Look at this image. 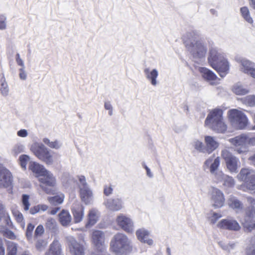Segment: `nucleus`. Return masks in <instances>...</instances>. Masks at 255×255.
Segmentation results:
<instances>
[{
	"label": "nucleus",
	"instance_id": "obj_33",
	"mask_svg": "<svg viewBox=\"0 0 255 255\" xmlns=\"http://www.w3.org/2000/svg\"><path fill=\"white\" fill-rule=\"evenodd\" d=\"M46 255H61V249L58 242H54L51 245Z\"/></svg>",
	"mask_w": 255,
	"mask_h": 255
},
{
	"label": "nucleus",
	"instance_id": "obj_27",
	"mask_svg": "<svg viewBox=\"0 0 255 255\" xmlns=\"http://www.w3.org/2000/svg\"><path fill=\"white\" fill-rule=\"evenodd\" d=\"M79 190L82 201L84 202L86 204H90L92 200L93 194L89 187L81 189Z\"/></svg>",
	"mask_w": 255,
	"mask_h": 255
},
{
	"label": "nucleus",
	"instance_id": "obj_40",
	"mask_svg": "<svg viewBox=\"0 0 255 255\" xmlns=\"http://www.w3.org/2000/svg\"><path fill=\"white\" fill-rule=\"evenodd\" d=\"M241 12L244 18L249 23H252L253 22L251 17L249 9L247 7H243L241 8Z\"/></svg>",
	"mask_w": 255,
	"mask_h": 255
},
{
	"label": "nucleus",
	"instance_id": "obj_20",
	"mask_svg": "<svg viewBox=\"0 0 255 255\" xmlns=\"http://www.w3.org/2000/svg\"><path fill=\"white\" fill-rule=\"evenodd\" d=\"M29 168L38 179L48 171L43 165L34 161L29 162Z\"/></svg>",
	"mask_w": 255,
	"mask_h": 255
},
{
	"label": "nucleus",
	"instance_id": "obj_19",
	"mask_svg": "<svg viewBox=\"0 0 255 255\" xmlns=\"http://www.w3.org/2000/svg\"><path fill=\"white\" fill-rule=\"evenodd\" d=\"M204 141L206 153L208 154L216 149L219 145V143L216 138L212 136H205Z\"/></svg>",
	"mask_w": 255,
	"mask_h": 255
},
{
	"label": "nucleus",
	"instance_id": "obj_5",
	"mask_svg": "<svg viewBox=\"0 0 255 255\" xmlns=\"http://www.w3.org/2000/svg\"><path fill=\"white\" fill-rule=\"evenodd\" d=\"M30 150L36 157L46 164L52 165L54 163L53 152L43 144L34 142L31 144Z\"/></svg>",
	"mask_w": 255,
	"mask_h": 255
},
{
	"label": "nucleus",
	"instance_id": "obj_15",
	"mask_svg": "<svg viewBox=\"0 0 255 255\" xmlns=\"http://www.w3.org/2000/svg\"><path fill=\"white\" fill-rule=\"evenodd\" d=\"M13 177L10 171L0 164V188H7L12 183Z\"/></svg>",
	"mask_w": 255,
	"mask_h": 255
},
{
	"label": "nucleus",
	"instance_id": "obj_35",
	"mask_svg": "<svg viewBox=\"0 0 255 255\" xmlns=\"http://www.w3.org/2000/svg\"><path fill=\"white\" fill-rule=\"evenodd\" d=\"M64 199V194L60 193L58 195L51 197H48L47 200L51 204L53 205H56L63 203Z\"/></svg>",
	"mask_w": 255,
	"mask_h": 255
},
{
	"label": "nucleus",
	"instance_id": "obj_12",
	"mask_svg": "<svg viewBox=\"0 0 255 255\" xmlns=\"http://www.w3.org/2000/svg\"><path fill=\"white\" fill-rule=\"evenodd\" d=\"M117 225L128 233H132L134 231V224L132 220L128 216L119 214L116 220Z\"/></svg>",
	"mask_w": 255,
	"mask_h": 255
},
{
	"label": "nucleus",
	"instance_id": "obj_62",
	"mask_svg": "<svg viewBox=\"0 0 255 255\" xmlns=\"http://www.w3.org/2000/svg\"><path fill=\"white\" fill-rule=\"evenodd\" d=\"M142 166H143L144 168L146 170L147 176L149 178H152L153 174L151 172L150 169L146 166V165L144 163H142Z\"/></svg>",
	"mask_w": 255,
	"mask_h": 255
},
{
	"label": "nucleus",
	"instance_id": "obj_42",
	"mask_svg": "<svg viewBox=\"0 0 255 255\" xmlns=\"http://www.w3.org/2000/svg\"><path fill=\"white\" fill-rule=\"evenodd\" d=\"M7 255H16L17 246L16 245L12 242H7Z\"/></svg>",
	"mask_w": 255,
	"mask_h": 255
},
{
	"label": "nucleus",
	"instance_id": "obj_46",
	"mask_svg": "<svg viewBox=\"0 0 255 255\" xmlns=\"http://www.w3.org/2000/svg\"><path fill=\"white\" fill-rule=\"evenodd\" d=\"M220 164V158L219 157L215 158L211 164L210 165V172L211 173H214L217 171V169Z\"/></svg>",
	"mask_w": 255,
	"mask_h": 255
},
{
	"label": "nucleus",
	"instance_id": "obj_52",
	"mask_svg": "<svg viewBox=\"0 0 255 255\" xmlns=\"http://www.w3.org/2000/svg\"><path fill=\"white\" fill-rule=\"evenodd\" d=\"M46 242L43 240H42V239H39L38 240H37V241L36 242V248H37V250H43L44 247L46 246Z\"/></svg>",
	"mask_w": 255,
	"mask_h": 255
},
{
	"label": "nucleus",
	"instance_id": "obj_18",
	"mask_svg": "<svg viewBox=\"0 0 255 255\" xmlns=\"http://www.w3.org/2000/svg\"><path fill=\"white\" fill-rule=\"evenodd\" d=\"M143 72L145 77L152 86L155 87L158 84L159 82L157 80L158 71L157 69L146 68L144 69Z\"/></svg>",
	"mask_w": 255,
	"mask_h": 255
},
{
	"label": "nucleus",
	"instance_id": "obj_16",
	"mask_svg": "<svg viewBox=\"0 0 255 255\" xmlns=\"http://www.w3.org/2000/svg\"><path fill=\"white\" fill-rule=\"evenodd\" d=\"M198 71L200 73L203 78L209 82L211 85L218 84L220 80L217 76L211 70L205 67H198Z\"/></svg>",
	"mask_w": 255,
	"mask_h": 255
},
{
	"label": "nucleus",
	"instance_id": "obj_64",
	"mask_svg": "<svg viewBox=\"0 0 255 255\" xmlns=\"http://www.w3.org/2000/svg\"><path fill=\"white\" fill-rule=\"evenodd\" d=\"M246 255H255V247H251L248 248L246 251Z\"/></svg>",
	"mask_w": 255,
	"mask_h": 255
},
{
	"label": "nucleus",
	"instance_id": "obj_55",
	"mask_svg": "<svg viewBox=\"0 0 255 255\" xmlns=\"http://www.w3.org/2000/svg\"><path fill=\"white\" fill-rule=\"evenodd\" d=\"M25 68H20L19 69V77L22 80H26L27 79V74L24 70Z\"/></svg>",
	"mask_w": 255,
	"mask_h": 255
},
{
	"label": "nucleus",
	"instance_id": "obj_32",
	"mask_svg": "<svg viewBox=\"0 0 255 255\" xmlns=\"http://www.w3.org/2000/svg\"><path fill=\"white\" fill-rule=\"evenodd\" d=\"M232 91L237 95H244L249 93L250 92V90L248 88L245 87L240 83H238L234 85Z\"/></svg>",
	"mask_w": 255,
	"mask_h": 255
},
{
	"label": "nucleus",
	"instance_id": "obj_53",
	"mask_svg": "<svg viewBox=\"0 0 255 255\" xmlns=\"http://www.w3.org/2000/svg\"><path fill=\"white\" fill-rule=\"evenodd\" d=\"M214 156V155H213L212 156H210L205 160L203 165V168L204 170H206L209 168L210 169V165L211 164V163L213 160Z\"/></svg>",
	"mask_w": 255,
	"mask_h": 255
},
{
	"label": "nucleus",
	"instance_id": "obj_8",
	"mask_svg": "<svg viewBox=\"0 0 255 255\" xmlns=\"http://www.w3.org/2000/svg\"><path fill=\"white\" fill-rule=\"evenodd\" d=\"M239 180L245 181L246 188L251 191L255 190V171L249 168H243L237 175Z\"/></svg>",
	"mask_w": 255,
	"mask_h": 255
},
{
	"label": "nucleus",
	"instance_id": "obj_47",
	"mask_svg": "<svg viewBox=\"0 0 255 255\" xmlns=\"http://www.w3.org/2000/svg\"><path fill=\"white\" fill-rule=\"evenodd\" d=\"M29 196L27 195L24 194L22 196V203L23 208L25 211H27L29 209L30 203L29 202Z\"/></svg>",
	"mask_w": 255,
	"mask_h": 255
},
{
	"label": "nucleus",
	"instance_id": "obj_1",
	"mask_svg": "<svg viewBox=\"0 0 255 255\" xmlns=\"http://www.w3.org/2000/svg\"><path fill=\"white\" fill-rule=\"evenodd\" d=\"M208 60L210 65L219 73L221 77H224L228 73L229 62L224 54L216 48L210 49Z\"/></svg>",
	"mask_w": 255,
	"mask_h": 255
},
{
	"label": "nucleus",
	"instance_id": "obj_17",
	"mask_svg": "<svg viewBox=\"0 0 255 255\" xmlns=\"http://www.w3.org/2000/svg\"><path fill=\"white\" fill-rule=\"evenodd\" d=\"M219 228L234 231H239L241 227L237 221L233 219H223L217 224Z\"/></svg>",
	"mask_w": 255,
	"mask_h": 255
},
{
	"label": "nucleus",
	"instance_id": "obj_11",
	"mask_svg": "<svg viewBox=\"0 0 255 255\" xmlns=\"http://www.w3.org/2000/svg\"><path fill=\"white\" fill-rule=\"evenodd\" d=\"M211 205L215 209L222 207L225 204L224 195L220 189L212 187L209 193Z\"/></svg>",
	"mask_w": 255,
	"mask_h": 255
},
{
	"label": "nucleus",
	"instance_id": "obj_6",
	"mask_svg": "<svg viewBox=\"0 0 255 255\" xmlns=\"http://www.w3.org/2000/svg\"><path fill=\"white\" fill-rule=\"evenodd\" d=\"M229 119L232 126L237 129H243L248 125V120L246 116L237 109L229 111Z\"/></svg>",
	"mask_w": 255,
	"mask_h": 255
},
{
	"label": "nucleus",
	"instance_id": "obj_58",
	"mask_svg": "<svg viewBox=\"0 0 255 255\" xmlns=\"http://www.w3.org/2000/svg\"><path fill=\"white\" fill-rule=\"evenodd\" d=\"M44 228L42 225H38L35 231V236H41L44 233Z\"/></svg>",
	"mask_w": 255,
	"mask_h": 255
},
{
	"label": "nucleus",
	"instance_id": "obj_57",
	"mask_svg": "<svg viewBox=\"0 0 255 255\" xmlns=\"http://www.w3.org/2000/svg\"><path fill=\"white\" fill-rule=\"evenodd\" d=\"M113 188H112L111 185H105L104 189V193L106 196H109L112 193Z\"/></svg>",
	"mask_w": 255,
	"mask_h": 255
},
{
	"label": "nucleus",
	"instance_id": "obj_13",
	"mask_svg": "<svg viewBox=\"0 0 255 255\" xmlns=\"http://www.w3.org/2000/svg\"><path fill=\"white\" fill-rule=\"evenodd\" d=\"M92 243L100 252H104L106 249L105 245V235L101 231H94L92 234Z\"/></svg>",
	"mask_w": 255,
	"mask_h": 255
},
{
	"label": "nucleus",
	"instance_id": "obj_10",
	"mask_svg": "<svg viewBox=\"0 0 255 255\" xmlns=\"http://www.w3.org/2000/svg\"><path fill=\"white\" fill-rule=\"evenodd\" d=\"M41 184V188L48 194H54L55 190L52 189L56 183V179L52 173L47 171L43 175L38 179Z\"/></svg>",
	"mask_w": 255,
	"mask_h": 255
},
{
	"label": "nucleus",
	"instance_id": "obj_34",
	"mask_svg": "<svg viewBox=\"0 0 255 255\" xmlns=\"http://www.w3.org/2000/svg\"><path fill=\"white\" fill-rule=\"evenodd\" d=\"M192 145L199 152L206 153L205 145L201 140L194 139L192 142Z\"/></svg>",
	"mask_w": 255,
	"mask_h": 255
},
{
	"label": "nucleus",
	"instance_id": "obj_23",
	"mask_svg": "<svg viewBox=\"0 0 255 255\" xmlns=\"http://www.w3.org/2000/svg\"><path fill=\"white\" fill-rule=\"evenodd\" d=\"M137 239L141 242L150 246L153 244V241L148 238L149 232L144 229H140L136 231Z\"/></svg>",
	"mask_w": 255,
	"mask_h": 255
},
{
	"label": "nucleus",
	"instance_id": "obj_38",
	"mask_svg": "<svg viewBox=\"0 0 255 255\" xmlns=\"http://www.w3.org/2000/svg\"><path fill=\"white\" fill-rule=\"evenodd\" d=\"M11 211L16 221L20 224L22 228H24L25 224L22 214L19 211L15 209H12Z\"/></svg>",
	"mask_w": 255,
	"mask_h": 255
},
{
	"label": "nucleus",
	"instance_id": "obj_39",
	"mask_svg": "<svg viewBox=\"0 0 255 255\" xmlns=\"http://www.w3.org/2000/svg\"><path fill=\"white\" fill-rule=\"evenodd\" d=\"M30 159L29 156L26 154H22L19 157V163L23 169H26L27 164L30 161Z\"/></svg>",
	"mask_w": 255,
	"mask_h": 255
},
{
	"label": "nucleus",
	"instance_id": "obj_54",
	"mask_svg": "<svg viewBox=\"0 0 255 255\" xmlns=\"http://www.w3.org/2000/svg\"><path fill=\"white\" fill-rule=\"evenodd\" d=\"M34 228V225L29 223L28 224L26 232V235L28 238H30L32 236V232Z\"/></svg>",
	"mask_w": 255,
	"mask_h": 255
},
{
	"label": "nucleus",
	"instance_id": "obj_56",
	"mask_svg": "<svg viewBox=\"0 0 255 255\" xmlns=\"http://www.w3.org/2000/svg\"><path fill=\"white\" fill-rule=\"evenodd\" d=\"M15 61L18 65L21 66V68H25L24 62L23 60L20 58L19 53H17L15 55Z\"/></svg>",
	"mask_w": 255,
	"mask_h": 255
},
{
	"label": "nucleus",
	"instance_id": "obj_45",
	"mask_svg": "<svg viewBox=\"0 0 255 255\" xmlns=\"http://www.w3.org/2000/svg\"><path fill=\"white\" fill-rule=\"evenodd\" d=\"M213 175L214 179L217 182L223 181L227 175L225 174L221 170H217L214 173H211Z\"/></svg>",
	"mask_w": 255,
	"mask_h": 255
},
{
	"label": "nucleus",
	"instance_id": "obj_14",
	"mask_svg": "<svg viewBox=\"0 0 255 255\" xmlns=\"http://www.w3.org/2000/svg\"><path fill=\"white\" fill-rule=\"evenodd\" d=\"M68 246L70 253L71 255H84L83 246L77 242L72 236L67 237Z\"/></svg>",
	"mask_w": 255,
	"mask_h": 255
},
{
	"label": "nucleus",
	"instance_id": "obj_44",
	"mask_svg": "<svg viewBox=\"0 0 255 255\" xmlns=\"http://www.w3.org/2000/svg\"><path fill=\"white\" fill-rule=\"evenodd\" d=\"M243 102L249 106H255V95H249L244 98Z\"/></svg>",
	"mask_w": 255,
	"mask_h": 255
},
{
	"label": "nucleus",
	"instance_id": "obj_4",
	"mask_svg": "<svg viewBox=\"0 0 255 255\" xmlns=\"http://www.w3.org/2000/svg\"><path fill=\"white\" fill-rule=\"evenodd\" d=\"M186 47L195 62L199 63L204 59L207 47L203 40L195 37L186 42Z\"/></svg>",
	"mask_w": 255,
	"mask_h": 255
},
{
	"label": "nucleus",
	"instance_id": "obj_61",
	"mask_svg": "<svg viewBox=\"0 0 255 255\" xmlns=\"http://www.w3.org/2000/svg\"><path fill=\"white\" fill-rule=\"evenodd\" d=\"M246 200L249 205V207H253L255 206V199L251 196H247L246 197Z\"/></svg>",
	"mask_w": 255,
	"mask_h": 255
},
{
	"label": "nucleus",
	"instance_id": "obj_37",
	"mask_svg": "<svg viewBox=\"0 0 255 255\" xmlns=\"http://www.w3.org/2000/svg\"><path fill=\"white\" fill-rule=\"evenodd\" d=\"M42 141L44 143L51 148L58 149L60 148L62 145L61 143L57 140L51 141L49 139L47 138H44Z\"/></svg>",
	"mask_w": 255,
	"mask_h": 255
},
{
	"label": "nucleus",
	"instance_id": "obj_24",
	"mask_svg": "<svg viewBox=\"0 0 255 255\" xmlns=\"http://www.w3.org/2000/svg\"><path fill=\"white\" fill-rule=\"evenodd\" d=\"M71 221L72 217L67 210H62L59 214V221L62 226H69Z\"/></svg>",
	"mask_w": 255,
	"mask_h": 255
},
{
	"label": "nucleus",
	"instance_id": "obj_28",
	"mask_svg": "<svg viewBox=\"0 0 255 255\" xmlns=\"http://www.w3.org/2000/svg\"><path fill=\"white\" fill-rule=\"evenodd\" d=\"M240 63L241 71L247 74L255 67V63L246 59H242L240 61Z\"/></svg>",
	"mask_w": 255,
	"mask_h": 255
},
{
	"label": "nucleus",
	"instance_id": "obj_29",
	"mask_svg": "<svg viewBox=\"0 0 255 255\" xmlns=\"http://www.w3.org/2000/svg\"><path fill=\"white\" fill-rule=\"evenodd\" d=\"M99 216V213L97 210L92 209L90 210L88 215V223L86 225V227H91L95 225L98 221Z\"/></svg>",
	"mask_w": 255,
	"mask_h": 255
},
{
	"label": "nucleus",
	"instance_id": "obj_9",
	"mask_svg": "<svg viewBox=\"0 0 255 255\" xmlns=\"http://www.w3.org/2000/svg\"><path fill=\"white\" fill-rule=\"evenodd\" d=\"M221 155L225 162L227 169L231 173H237L240 164L239 159L227 149L221 151Z\"/></svg>",
	"mask_w": 255,
	"mask_h": 255
},
{
	"label": "nucleus",
	"instance_id": "obj_63",
	"mask_svg": "<svg viewBox=\"0 0 255 255\" xmlns=\"http://www.w3.org/2000/svg\"><path fill=\"white\" fill-rule=\"evenodd\" d=\"M37 206L39 210V212L46 211L48 209V206L45 204H38L37 205Z\"/></svg>",
	"mask_w": 255,
	"mask_h": 255
},
{
	"label": "nucleus",
	"instance_id": "obj_2",
	"mask_svg": "<svg viewBox=\"0 0 255 255\" xmlns=\"http://www.w3.org/2000/svg\"><path fill=\"white\" fill-rule=\"evenodd\" d=\"M205 125L216 132H225L227 126L223 117V111L215 109L210 111L205 121Z\"/></svg>",
	"mask_w": 255,
	"mask_h": 255
},
{
	"label": "nucleus",
	"instance_id": "obj_26",
	"mask_svg": "<svg viewBox=\"0 0 255 255\" xmlns=\"http://www.w3.org/2000/svg\"><path fill=\"white\" fill-rule=\"evenodd\" d=\"M229 207L235 210L237 213L241 212L243 209V203L237 198L231 196L228 199Z\"/></svg>",
	"mask_w": 255,
	"mask_h": 255
},
{
	"label": "nucleus",
	"instance_id": "obj_3",
	"mask_svg": "<svg viewBox=\"0 0 255 255\" xmlns=\"http://www.w3.org/2000/svg\"><path fill=\"white\" fill-rule=\"evenodd\" d=\"M132 248L131 241L124 234L117 233L110 242V249L116 255H126Z\"/></svg>",
	"mask_w": 255,
	"mask_h": 255
},
{
	"label": "nucleus",
	"instance_id": "obj_49",
	"mask_svg": "<svg viewBox=\"0 0 255 255\" xmlns=\"http://www.w3.org/2000/svg\"><path fill=\"white\" fill-rule=\"evenodd\" d=\"M223 181L224 185L227 186L228 187H233L235 183L234 179L232 177L227 175L226 177L224 178Z\"/></svg>",
	"mask_w": 255,
	"mask_h": 255
},
{
	"label": "nucleus",
	"instance_id": "obj_31",
	"mask_svg": "<svg viewBox=\"0 0 255 255\" xmlns=\"http://www.w3.org/2000/svg\"><path fill=\"white\" fill-rule=\"evenodd\" d=\"M220 247L225 251L231 253L236 251L238 247V243L236 242H230L226 243L223 242H219Z\"/></svg>",
	"mask_w": 255,
	"mask_h": 255
},
{
	"label": "nucleus",
	"instance_id": "obj_25",
	"mask_svg": "<svg viewBox=\"0 0 255 255\" xmlns=\"http://www.w3.org/2000/svg\"><path fill=\"white\" fill-rule=\"evenodd\" d=\"M45 228L47 231L52 234H57L58 233V226L56 220L52 218H48L45 222Z\"/></svg>",
	"mask_w": 255,
	"mask_h": 255
},
{
	"label": "nucleus",
	"instance_id": "obj_7",
	"mask_svg": "<svg viewBox=\"0 0 255 255\" xmlns=\"http://www.w3.org/2000/svg\"><path fill=\"white\" fill-rule=\"evenodd\" d=\"M229 142L233 146L234 150L238 154H245L248 149V136L242 134L229 139Z\"/></svg>",
	"mask_w": 255,
	"mask_h": 255
},
{
	"label": "nucleus",
	"instance_id": "obj_59",
	"mask_svg": "<svg viewBox=\"0 0 255 255\" xmlns=\"http://www.w3.org/2000/svg\"><path fill=\"white\" fill-rule=\"evenodd\" d=\"M105 109L107 110H109V114L110 116L113 115V107L110 102H106L104 104Z\"/></svg>",
	"mask_w": 255,
	"mask_h": 255
},
{
	"label": "nucleus",
	"instance_id": "obj_30",
	"mask_svg": "<svg viewBox=\"0 0 255 255\" xmlns=\"http://www.w3.org/2000/svg\"><path fill=\"white\" fill-rule=\"evenodd\" d=\"M0 92L3 97H6L9 92V87L4 74H1L0 78Z\"/></svg>",
	"mask_w": 255,
	"mask_h": 255
},
{
	"label": "nucleus",
	"instance_id": "obj_60",
	"mask_svg": "<svg viewBox=\"0 0 255 255\" xmlns=\"http://www.w3.org/2000/svg\"><path fill=\"white\" fill-rule=\"evenodd\" d=\"M28 134L27 130L25 129H21L17 132V135L21 137H26Z\"/></svg>",
	"mask_w": 255,
	"mask_h": 255
},
{
	"label": "nucleus",
	"instance_id": "obj_22",
	"mask_svg": "<svg viewBox=\"0 0 255 255\" xmlns=\"http://www.w3.org/2000/svg\"><path fill=\"white\" fill-rule=\"evenodd\" d=\"M72 210L74 222L78 223L82 221L84 216V208L82 205L79 204L73 205Z\"/></svg>",
	"mask_w": 255,
	"mask_h": 255
},
{
	"label": "nucleus",
	"instance_id": "obj_50",
	"mask_svg": "<svg viewBox=\"0 0 255 255\" xmlns=\"http://www.w3.org/2000/svg\"><path fill=\"white\" fill-rule=\"evenodd\" d=\"M222 217V215L217 213L213 212L208 217V219L211 224H214L217 221Z\"/></svg>",
	"mask_w": 255,
	"mask_h": 255
},
{
	"label": "nucleus",
	"instance_id": "obj_36",
	"mask_svg": "<svg viewBox=\"0 0 255 255\" xmlns=\"http://www.w3.org/2000/svg\"><path fill=\"white\" fill-rule=\"evenodd\" d=\"M24 145L18 142L15 144L11 149V153L14 156H16L19 153L24 151Z\"/></svg>",
	"mask_w": 255,
	"mask_h": 255
},
{
	"label": "nucleus",
	"instance_id": "obj_48",
	"mask_svg": "<svg viewBox=\"0 0 255 255\" xmlns=\"http://www.w3.org/2000/svg\"><path fill=\"white\" fill-rule=\"evenodd\" d=\"M79 180V190L81 189L87 188L89 187L87 183L86 182V178L85 176L83 175H80L78 176Z\"/></svg>",
	"mask_w": 255,
	"mask_h": 255
},
{
	"label": "nucleus",
	"instance_id": "obj_43",
	"mask_svg": "<svg viewBox=\"0 0 255 255\" xmlns=\"http://www.w3.org/2000/svg\"><path fill=\"white\" fill-rule=\"evenodd\" d=\"M252 219H245L242 222V224L245 228H246L249 231H251L255 229V221L252 222Z\"/></svg>",
	"mask_w": 255,
	"mask_h": 255
},
{
	"label": "nucleus",
	"instance_id": "obj_51",
	"mask_svg": "<svg viewBox=\"0 0 255 255\" xmlns=\"http://www.w3.org/2000/svg\"><path fill=\"white\" fill-rule=\"evenodd\" d=\"M6 28V18L3 15H0V30H4Z\"/></svg>",
	"mask_w": 255,
	"mask_h": 255
},
{
	"label": "nucleus",
	"instance_id": "obj_41",
	"mask_svg": "<svg viewBox=\"0 0 255 255\" xmlns=\"http://www.w3.org/2000/svg\"><path fill=\"white\" fill-rule=\"evenodd\" d=\"M245 219H253L255 218V207H248L245 211Z\"/></svg>",
	"mask_w": 255,
	"mask_h": 255
},
{
	"label": "nucleus",
	"instance_id": "obj_21",
	"mask_svg": "<svg viewBox=\"0 0 255 255\" xmlns=\"http://www.w3.org/2000/svg\"><path fill=\"white\" fill-rule=\"evenodd\" d=\"M104 204L107 208L114 211L120 210L123 207V201L119 198L107 199Z\"/></svg>",
	"mask_w": 255,
	"mask_h": 255
}]
</instances>
